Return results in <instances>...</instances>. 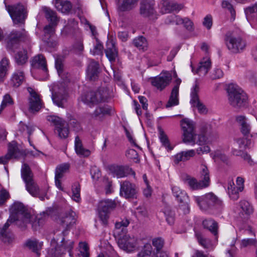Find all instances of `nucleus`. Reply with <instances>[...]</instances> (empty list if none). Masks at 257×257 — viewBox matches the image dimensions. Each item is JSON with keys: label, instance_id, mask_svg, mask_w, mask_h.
I'll return each mask as SVG.
<instances>
[{"label": "nucleus", "instance_id": "nucleus-50", "mask_svg": "<svg viewBox=\"0 0 257 257\" xmlns=\"http://www.w3.org/2000/svg\"><path fill=\"white\" fill-rule=\"evenodd\" d=\"M195 236L199 243L205 248L212 249V244L211 240L204 237L200 233L196 232Z\"/></svg>", "mask_w": 257, "mask_h": 257}, {"label": "nucleus", "instance_id": "nucleus-11", "mask_svg": "<svg viewBox=\"0 0 257 257\" xmlns=\"http://www.w3.org/2000/svg\"><path fill=\"white\" fill-rule=\"evenodd\" d=\"M62 244L57 247H53L48 251L49 257H61V255L68 251L70 256H72L71 250L73 247L74 242L72 240H68L64 241V238L61 240Z\"/></svg>", "mask_w": 257, "mask_h": 257}, {"label": "nucleus", "instance_id": "nucleus-1", "mask_svg": "<svg viewBox=\"0 0 257 257\" xmlns=\"http://www.w3.org/2000/svg\"><path fill=\"white\" fill-rule=\"evenodd\" d=\"M228 104L233 108L239 110L247 103L248 96L246 92L236 84L231 82L225 88Z\"/></svg>", "mask_w": 257, "mask_h": 257}, {"label": "nucleus", "instance_id": "nucleus-7", "mask_svg": "<svg viewBox=\"0 0 257 257\" xmlns=\"http://www.w3.org/2000/svg\"><path fill=\"white\" fill-rule=\"evenodd\" d=\"M224 41L228 50L234 54L242 52L246 46L245 41L241 37L231 32L226 33Z\"/></svg>", "mask_w": 257, "mask_h": 257}, {"label": "nucleus", "instance_id": "nucleus-34", "mask_svg": "<svg viewBox=\"0 0 257 257\" xmlns=\"http://www.w3.org/2000/svg\"><path fill=\"white\" fill-rule=\"evenodd\" d=\"M25 245L29 249L36 253L37 255H39V252L43 246V242H40L35 238H30L26 240L25 243Z\"/></svg>", "mask_w": 257, "mask_h": 257}, {"label": "nucleus", "instance_id": "nucleus-43", "mask_svg": "<svg viewBox=\"0 0 257 257\" xmlns=\"http://www.w3.org/2000/svg\"><path fill=\"white\" fill-rule=\"evenodd\" d=\"M185 182L192 190H199L205 188V187L203 186L202 182L198 181L196 179L190 176H187L185 179Z\"/></svg>", "mask_w": 257, "mask_h": 257}, {"label": "nucleus", "instance_id": "nucleus-63", "mask_svg": "<svg viewBox=\"0 0 257 257\" xmlns=\"http://www.w3.org/2000/svg\"><path fill=\"white\" fill-rule=\"evenodd\" d=\"M10 194L5 189L0 190V205H3L10 198Z\"/></svg>", "mask_w": 257, "mask_h": 257}, {"label": "nucleus", "instance_id": "nucleus-12", "mask_svg": "<svg viewBox=\"0 0 257 257\" xmlns=\"http://www.w3.org/2000/svg\"><path fill=\"white\" fill-rule=\"evenodd\" d=\"M172 190L174 196L180 203L179 207L180 209H182L185 214L189 213V197L186 192L184 190L181 189L178 186H173L172 188Z\"/></svg>", "mask_w": 257, "mask_h": 257}, {"label": "nucleus", "instance_id": "nucleus-60", "mask_svg": "<svg viewBox=\"0 0 257 257\" xmlns=\"http://www.w3.org/2000/svg\"><path fill=\"white\" fill-rule=\"evenodd\" d=\"M47 119L49 122L53 123V124L55 126V128L58 126V125H60L63 122H64V121L59 117L54 115L48 116H47Z\"/></svg>", "mask_w": 257, "mask_h": 257}, {"label": "nucleus", "instance_id": "nucleus-53", "mask_svg": "<svg viewBox=\"0 0 257 257\" xmlns=\"http://www.w3.org/2000/svg\"><path fill=\"white\" fill-rule=\"evenodd\" d=\"M70 165L69 164L65 163L58 166L55 170V176L57 178H62L64 174L67 172L69 169Z\"/></svg>", "mask_w": 257, "mask_h": 257}, {"label": "nucleus", "instance_id": "nucleus-40", "mask_svg": "<svg viewBox=\"0 0 257 257\" xmlns=\"http://www.w3.org/2000/svg\"><path fill=\"white\" fill-rule=\"evenodd\" d=\"M203 226L208 229L215 236L218 233V224L212 219H206L203 221Z\"/></svg>", "mask_w": 257, "mask_h": 257}, {"label": "nucleus", "instance_id": "nucleus-14", "mask_svg": "<svg viewBox=\"0 0 257 257\" xmlns=\"http://www.w3.org/2000/svg\"><path fill=\"white\" fill-rule=\"evenodd\" d=\"M244 179L240 177H238L236 180V186L233 181H230L228 183L227 190L229 197L236 200L239 198V193L243 191L244 189Z\"/></svg>", "mask_w": 257, "mask_h": 257}, {"label": "nucleus", "instance_id": "nucleus-27", "mask_svg": "<svg viewBox=\"0 0 257 257\" xmlns=\"http://www.w3.org/2000/svg\"><path fill=\"white\" fill-rule=\"evenodd\" d=\"M155 3L153 0H142L141 3V14L145 17H150L155 13Z\"/></svg>", "mask_w": 257, "mask_h": 257}, {"label": "nucleus", "instance_id": "nucleus-55", "mask_svg": "<svg viewBox=\"0 0 257 257\" xmlns=\"http://www.w3.org/2000/svg\"><path fill=\"white\" fill-rule=\"evenodd\" d=\"M239 204L243 212L247 215H249L253 212L252 207L248 202L245 200H241Z\"/></svg>", "mask_w": 257, "mask_h": 257}, {"label": "nucleus", "instance_id": "nucleus-58", "mask_svg": "<svg viewBox=\"0 0 257 257\" xmlns=\"http://www.w3.org/2000/svg\"><path fill=\"white\" fill-rule=\"evenodd\" d=\"M125 155L128 159L133 160L135 163H138L139 161L138 153L134 149L127 150Z\"/></svg>", "mask_w": 257, "mask_h": 257}, {"label": "nucleus", "instance_id": "nucleus-54", "mask_svg": "<svg viewBox=\"0 0 257 257\" xmlns=\"http://www.w3.org/2000/svg\"><path fill=\"white\" fill-rule=\"evenodd\" d=\"M78 257H89V248L86 242H80L79 244Z\"/></svg>", "mask_w": 257, "mask_h": 257}, {"label": "nucleus", "instance_id": "nucleus-32", "mask_svg": "<svg viewBox=\"0 0 257 257\" xmlns=\"http://www.w3.org/2000/svg\"><path fill=\"white\" fill-rule=\"evenodd\" d=\"M105 52L106 57L111 62H113L115 61L118 56V51L114 43L112 41L107 42Z\"/></svg>", "mask_w": 257, "mask_h": 257}, {"label": "nucleus", "instance_id": "nucleus-59", "mask_svg": "<svg viewBox=\"0 0 257 257\" xmlns=\"http://www.w3.org/2000/svg\"><path fill=\"white\" fill-rule=\"evenodd\" d=\"M74 53L77 55L82 54L84 51V46L83 41L79 40L76 41L73 45Z\"/></svg>", "mask_w": 257, "mask_h": 257}, {"label": "nucleus", "instance_id": "nucleus-49", "mask_svg": "<svg viewBox=\"0 0 257 257\" xmlns=\"http://www.w3.org/2000/svg\"><path fill=\"white\" fill-rule=\"evenodd\" d=\"M133 44L140 50L146 51L148 48V43L146 38L143 36L139 37L134 40Z\"/></svg>", "mask_w": 257, "mask_h": 257}, {"label": "nucleus", "instance_id": "nucleus-2", "mask_svg": "<svg viewBox=\"0 0 257 257\" xmlns=\"http://www.w3.org/2000/svg\"><path fill=\"white\" fill-rule=\"evenodd\" d=\"M5 7L15 24H25L28 15L25 5L20 3L13 5L5 4Z\"/></svg>", "mask_w": 257, "mask_h": 257}, {"label": "nucleus", "instance_id": "nucleus-45", "mask_svg": "<svg viewBox=\"0 0 257 257\" xmlns=\"http://www.w3.org/2000/svg\"><path fill=\"white\" fill-rule=\"evenodd\" d=\"M177 73L175 71H163L158 76V80H172V79L181 80L179 79H177Z\"/></svg>", "mask_w": 257, "mask_h": 257}, {"label": "nucleus", "instance_id": "nucleus-46", "mask_svg": "<svg viewBox=\"0 0 257 257\" xmlns=\"http://www.w3.org/2000/svg\"><path fill=\"white\" fill-rule=\"evenodd\" d=\"M58 136L60 139H65L68 138L69 134L68 126L66 124L65 121L55 128Z\"/></svg>", "mask_w": 257, "mask_h": 257}, {"label": "nucleus", "instance_id": "nucleus-9", "mask_svg": "<svg viewBox=\"0 0 257 257\" xmlns=\"http://www.w3.org/2000/svg\"><path fill=\"white\" fill-rule=\"evenodd\" d=\"M181 126L183 131V142L186 144L194 145L196 134L194 122L185 118L181 121Z\"/></svg>", "mask_w": 257, "mask_h": 257}, {"label": "nucleus", "instance_id": "nucleus-56", "mask_svg": "<svg viewBox=\"0 0 257 257\" xmlns=\"http://www.w3.org/2000/svg\"><path fill=\"white\" fill-rule=\"evenodd\" d=\"M257 246V240L255 238H245L242 239L240 242V247L241 248L247 246Z\"/></svg>", "mask_w": 257, "mask_h": 257}, {"label": "nucleus", "instance_id": "nucleus-28", "mask_svg": "<svg viewBox=\"0 0 257 257\" xmlns=\"http://www.w3.org/2000/svg\"><path fill=\"white\" fill-rule=\"evenodd\" d=\"M196 152L194 150H189L181 151L174 157V162L175 164H178L181 162H186L195 156Z\"/></svg>", "mask_w": 257, "mask_h": 257}, {"label": "nucleus", "instance_id": "nucleus-30", "mask_svg": "<svg viewBox=\"0 0 257 257\" xmlns=\"http://www.w3.org/2000/svg\"><path fill=\"white\" fill-rule=\"evenodd\" d=\"M53 3L56 9L63 14H68L72 10V4L68 1L53 0Z\"/></svg>", "mask_w": 257, "mask_h": 257}, {"label": "nucleus", "instance_id": "nucleus-20", "mask_svg": "<svg viewBox=\"0 0 257 257\" xmlns=\"http://www.w3.org/2000/svg\"><path fill=\"white\" fill-rule=\"evenodd\" d=\"M76 213L70 210L64 213L60 218V224L64 231L69 229L75 223Z\"/></svg>", "mask_w": 257, "mask_h": 257}, {"label": "nucleus", "instance_id": "nucleus-35", "mask_svg": "<svg viewBox=\"0 0 257 257\" xmlns=\"http://www.w3.org/2000/svg\"><path fill=\"white\" fill-rule=\"evenodd\" d=\"M246 19L252 25L254 22H257V4L249 6L244 9Z\"/></svg>", "mask_w": 257, "mask_h": 257}, {"label": "nucleus", "instance_id": "nucleus-38", "mask_svg": "<svg viewBox=\"0 0 257 257\" xmlns=\"http://www.w3.org/2000/svg\"><path fill=\"white\" fill-rule=\"evenodd\" d=\"M200 175L201 178L200 181L202 182V184H203V186L206 188L208 187L210 183L209 171L207 167L204 164H201L200 166Z\"/></svg>", "mask_w": 257, "mask_h": 257}, {"label": "nucleus", "instance_id": "nucleus-36", "mask_svg": "<svg viewBox=\"0 0 257 257\" xmlns=\"http://www.w3.org/2000/svg\"><path fill=\"white\" fill-rule=\"evenodd\" d=\"M180 83H178L173 88L169 99L166 105L167 108L177 105L179 104V87Z\"/></svg>", "mask_w": 257, "mask_h": 257}, {"label": "nucleus", "instance_id": "nucleus-15", "mask_svg": "<svg viewBox=\"0 0 257 257\" xmlns=\"http://www.w3.org/2000/svg\"><path fill=\"white\" fill-rule=\"evenodd\" d=\"M199 91V86L197 83H196L191 88L190 94L191 99L190 103L193 107H196L199 113L200 114H206L208 110L206 107L200 101L198 92Z\"/></svg>", "mask_w": 257, "mask_h": 257}, {"label": "nucleus", "instance_id": "nucleus-37", "mask_svg": "<svg viewBox=\"0 0 257 257\" xmlns=\"http://www.w3.org/2000/svg\"><path fill=\"white\" fill-rule=\"evenodd\" d=\"M75 150L76 154L81 157H87L90 155V151L83 148L78 136H76L75 139Z\"/></svg>", "mask_w": 257, "mask_h": 257}, {"label": "nucleus", "instance_id": "nucleus-21", "mask_svg": "<svg viewBox=\"0 0 257 257\" xmlns=\"http://www.w3.org/2000/svg\"><path fill=\"white\" fill-rule=\"evenodd\" d=\"M211 67V62L210 57L206 56L201 59L196 68L192 66V70L194 73L200 76H204L208 73Z\"/></svg>", "mask_w": 257, "mask_h": 257}, {"label": "nucleus", "instance_id": "nucleus-61", "mask_svg": "<svg viewBox=\"0 0 257 257\" xmlns=\"http://www.w3.org/2000/svg\"><path fill=\"white\" fill-rule=\"evenodd\" d=\"M12 80H24L26 79L25 74L22 70L16 71L12 76Z\"/></svg>", "mask_w": 257, "mask_h": 257}, {"label": "nucleus", "instance_id": "nucleus-23", "mask_svg": "<svg viewBox=\"0 0 257 257\" xmlns=\"http://www.w3.org/2000/svg\"><path fill=\"white\" fill-rule=\"evenodd\" d=\"M166 23L168 24H183L187 30L189 31L193 30V24L190 20L187 18L182 19L178 16L172 15L167 18Z\"/></svg>", "mask_w": 257, "mask_h": 257}, {"label": "nucleus", "instance_id": "nucleus-10", "mask_svg": "<svg viewBox=\"0 0 257 257\" xmlns=\"http://www.w3.org/2000/svg\"><path fill=\"white\" fill-rule=\"evenodd\" d=\"M65 85V84L63 81L50 88L53 101L60 107H64V103L66 101L67 96V92Z\"/></svg>", "mask_w": 257, "mask_h": 257}, {"label": "nucleus", "instance_id": "nucleus-64", "mask_svg": "<svg viewBox=\"0 0 257 257\" xmlns=\"http://www.w3.org/2000/svg\"><path fill=\"white\" fill-rule=\"evenodd\" d=\"M151 84L160 91L164 89L168 85L167 81H151Z\"/></svg>", "mask_w": 257, "mask_h": 257}, {"label": "nucleus", "instance_id": "nucleus-19", "mask_svg": "<svg viewBox=\"0 0 257 257\" xmlns=\"http://www.w3.org/2000/svg\"><path fill=\"white\" fill-rule=\"evenodd\" d=\"M21 154L20 150L18 149L17 143L12 142L8 146V152L4 156L0 157V164L5 165L13 158H17Z\"/></svg>", "mask_w": 257, "mask_h": 257}, {"label": "nucleus", "instance_id": "nucleus-31", "mask_svg": "<svg viewBox=\"0 0 257 257\" xmlns=\"http://www.w3.org/2000/svg\"><path fill=\"white\" fill-rule=\"evenodd\" d=\"M110 112L111 108L108 106H98L92 114V117L96 120H102L106 115L110 114Z\"/></svg>", "mask_w": 257, "mask_h": 257}, {"label": "nucleus", "instance_id": "nucleus-26", "mask_svg": "<svg viewBox=\"0 0 257 257\" xmlns=\"http://www.w3.org/2000/svg\"><path fill=\"white\" fill-rule=\"evenodd\" d=\"M136 244V238L134 236L131 237L129 235L124 238H121L118 241V245L119 247L127 252L133 251L135 248Z\"/></svg>", "mask_w": 257, "mask_h": 257}, {"label": "nucleus", "instance_id": "nucleus-33", "mask_svg": "<svg viewBox=\"0 0 257 257\" xmlns=\"http://www.w3.org/2000/svg\"><path fill=\"white\" fill-rule=\"evenodd\" d=\"M31 65L33 68H40L44 71H47L46 60L42 54H38L34 57L31 61Z\"/></svg>", "mask_w": 257, "mask_h": 257}, {"label": "nucleus", "instance_id": "nucleus-57", "mask_svg": "<svg viewBox=\"0 0 257 257\" xmlns=\"http://www.w3.org/2000/svg\"><path fill=\"white\" fill-rule=\"evenodd\" d=\"M152 246L150 243H146L142 250L138 254V257H145L151 254Z\"/></svg>", "mask_w": 257, "mask_h": 257}, {"label": "nucleus", "instance_id": "nucleus-47", "mask_svg": "<svg viewBox=\"0 0 257 257\" xmlns=\"http://www.w3.org/2000/svg\"><path fill=\"white\" fill-rule=\"evenodd\" d=\"M159 139L163 146H164L168 150L171 151L173 149V147L170 146V142L168 137L161 127H158Z\"/></svg>", "mask_w": 257, "mask_h": 257}, {"label": "nucleus", "instance_id": "nucleus-51", "mask_svg": "<svg viewBox=\"0 0 257 257\" xmlns=\"http://www.w3.org/2000/svg\"><path fill=\"white\" fill-rule=\"evenodd\" d=\"M164 214L166 217V220L168 223L172 225L175 220V213L169 206H166L163 210Z\"/></svg>", "mask_w": 257, "mask_h": 257}, {"label": "nucleus", "instance_id": "nucleus-41", "mask_svg": "<svg viewBox=\"0 0 257 257\" xmlns=\"http://www.w3.org/2000/svg\"><path fill=\"white\" fill-rule=\"evenodd\" d=\"M14 222H16V220H15V218H13L12 217L10 216L4 226L0 229V237L4 242H9L10 241V238L8 236L7 229L10 224Z\"/></svg>", "mask_w": 257, "mask_h": 257}, {"label": "nucleus", "instance_id": "nucleus-13", "mask_svg": "<svg viewBox=\"0 0 257 257\" xmlns=\"http://www.w3.org/2000/svg\"><path fill=\"white\" fill-rule=\"evenodd\" d=\"M138 193L137 186L128 181L120 183V195L125 199L136 198Z\"/></svg>", "mask_w": 257, "mask_h": 257}, {"label": "nucleus", "instance_id": "nucleus-44", "mask_svg": "<svg viewBox=\"0 0 257 257\" xmlns=\"http://www.w3.org/2000/svg\"><path fill=\"white\" fill-rule=\"evenodd\" d=\"M9 67V60L7 58H3L0 61V80L6 78Z\"/></svg>", "mask_w": 257, "mask_h": 257}, {"label": "nucleus", "instance_id": "nucleus-39", "mask_svg": "<svg viewBox=\"0 0 257 257\" xmlns=\"http://www.w3.org/2000/svg\"><path fill=\"white\" fill-rule=\"evenodd\" d=\"M43 10L45 13V17L50 22V24L54 25V26H56L59 21L56 13L47 7L43 8Z\"/></svg>", "mask_w": 257, "mask_h": 257}, {"label": "nucleus", "instance_id": "nucleus-24", "mask_svg": "<svg viewBox=\"0 0 257 257\" xmlns=\"http://www.w3.org/2000/svg\"><path fill=\"white\" fill-rule=\"evenodd\" d=\"M130 222L125 219L121 222H116L115 224V228L113 230V235L117 239L118 241L121 238H124L128 234H127L126 227L129 224Z\"/></svg>", "mask_w": 257, "mask_h": 257}, {"label": "nucleus", "instance_id": "nucleus-29", "mask_svg": "<svg viewBox=\"0 0 257 257\" xmlns=\"http://www.w3.org/2000/svg\"><path fill=\"white\" fill-rule=\"evenodd\" d=\"M99 64L94 60L89 62L86 70V76L90 80H94L98 78Z\"/></svg>", "mask_w": 257, "mask_h": 257}, {"label": "nucleus", "instance_id": "nucleus-17", "mask_svg": "<svg viewBox=\"0 0 257 257\" xmlns=\"http://www.w3.org/2000/svg\"><path fill=\"white\" fill-rule=\"evenodd\" d=\"M30 93L29 98V109L31 112H38L43 106V102L40 96L32 88H27Z\"/></svg>", "mask_w": 257, "mask_h": 257}, {"label": "nucleus", "instance_id": "nucleus-25", "mask_svg": "<svg viewBox=\"0 0 257 257\" xmlns=\"http://www.w3.org/2000/svg\"><path fill=\"white\" fill-rule=\"evenodd\" d=\"M160 12L164 14L173 11L178 12L183 8V5L171 2L169 0L162 1L160 5Z\"/></svg>", "mask_w": 257, "mask_h": 257}, {"label": "nucleus", "instance_id": "nucleus-3", "mask_svg": "<svg viewBox=\"0 0 257 257\" xmlns=\"http://www.w3.org/2000/svg\"><path fill=\"white\" fill-rule=\"evenodd\" d=\"M11 217L15 218L16 224L24 227L30 222L31 215L27 212L24 205L21 202H15L10 208Z\"/></svg>", "mask_w": 257, "mask_h": 257}, {"label": "nucleus", "instance_id": "nucleus-8", "mask_svg": "<svg viewBox=\"0 0 257 257\" xmlns=\"http://www.w3.org/2000/svg\"><path fill=\"white\" fill-rule=\"evenodd\" d=\"M115 206V202L111 200H104L99 202L97 215L103 225H106L108 224L110 213Z\"/></svg>", "mask_w": 257, "mask_h": 257}, {"label": "nucleus", "instance_id": "nucleus-52", "mask_svg": "<svg viewBox=\"0 0 257 257\" xmlns=\"http://www.w3.org/2000/svg\"><path fill=\"white\" fill-rule=\"evenodd\" d=\"M72 199L77 202L81 200L80 197V185L79 183L76 182L72 186Z\"/></svg>", "mask_w": 257, "mask_h": 257}, {"label": "nucleus", "instance_id": "nucleus-16", "mask_svg": "<svg viewBox=\"0 0 257 257\" xmlns=\"http://www.w3.org/2000/svg\"><path fill=\"white\" fill-rule=\"evenodd\" d=\"M109 174L113 177L121 178L127 176L130 174L135 178L136 173L131 168L128 166L111 165L109 167Z\"/></svg>", "mask_w": 257, "mask_h": 257}, {"label": "nucleus", "instance_id": "nucleus-6", "mask_svg": "<svg viewBox=\"0 0 257 257\" xmlns=\"http://www.w3.org/2000/svg\"><path fill=\"white\" fill-rule=\"evenodd\" d=\"M108 95L107 89L104 87L90 91L81 96V100L86 105L92 107L106 100Z\"/></svg>", "mask_w": 257, "mask_h": 257}, {"label": "nucleus", "instance_id": "nucleus-48", "mask_svg": "<svg viewBox=\"0 0 257 257\" xmlns=\"http://www.w3.org/2000/svg\"><path fill=\"white\" fill-rule=\"evenodd\" d=\"M27 52L25 49L20 50L15 55V60L19 65H23L28 60Z\"/></svg>", "mask_w": 257, "mask_h": 257}, {"label": "nucleus", "instance_id": "nucleus-22", "mask_svg": "<svg viewBox=\"0 0 257 257\" xmlns=\"http://www.w3.org/2000/svg\"><path fill=\"white\" fill-rule=\"evenodd\" d=\"M139 0H115L116 9L119 15L134 9Z\"/></svg>", "mask_w": 257, "mask_h": 257}, {"label": "nucleus", "instance_id": "nucleus-62", "mask_svg": "<svg viewBox=\"0 0 257 257\" xmlns=\"http://www.w3.org/2000/svg\"><path fill=\"white\" fill-rule=\"evenodd\" d=\"M103 47L102 44L97 39L96 40V44L94 46V48L93 50H91V53H92L93 55H101L102 54V50Z\"/></svg>", "mask_w": 257, "mask_h": 257}, {"label": "nucleus", "instance_id": "nucleus-18", "mask_svg": "<svg viewBox=\"0 0 257 257\" xmlns=\"http://www.w3.org/2000/svg\"><path fill=\"white\" fill-rule=\"evenodd\" d=\"M28 36L25 29L21 31H13L6 39L7 46L9 49H13L21 41L25 39Z\"/></svg>", "mask_w": 257, "mask_h": 257}, {"label": "nucleus", "instance_id": "nucleus-42", "mask_svg": "<svg viewBox=\"0 0 257 257\" xmlns=\"http://www.w3.org/2000/svg\"><path fill=\"white\" fill-rule=\"evenodd\" d=\"M14 222H16V220H15V218H13L12 217L10 216L4 226L0 229V237L4 242H9L10 241V238L8 236L7 229L10 224Z\"/></svg>", "mask_w": 257, "mask_h": 257}, {"label": "nucleus", "instance_id": "nucleus-5", "mask_svg": "<svg viewBox=\"0 0 257 257\" xmlns=\"http://www.w3.org/2000/svg\"><path fill=\"white\" fill-rule=\"evenodd\" d=\"M194 201L200 209L206 211L214 208H218L221 206L222 202L213 193H208L201 196H193Z\"/></svg>", "mask_w": 257, "mask_h": 257}, {"label": "nucleus", "instance_id": "nucleus-4", "mask_svg": "<svg viewBox=\"0 0 257 257\" xmlns=\"http://www.w3.org/2000/svg\"><path fill=\"white\" fill-rule=\"evenodd\" d=\"M22 177L25 183L26 188L27 191L33 196H38L43 200L44 197L39 196V188L33 179V174L28 165L24 164L21 169Z\"/></svg>", "mask_w": 257, "mask_h": 257}]
</instances>
